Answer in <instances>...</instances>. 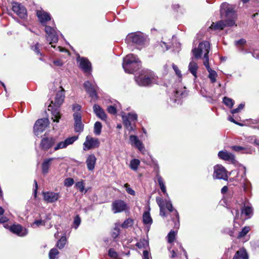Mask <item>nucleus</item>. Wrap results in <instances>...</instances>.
I'll use <instances>...</instances> for the list:
<instances>
[{
  "label": "nucleus",
  "instance_id": "nucleus-58",
  "mask_svg": "<svg viewBox=\"0 0 259 259\" xmlns=\"http://www.w3.org/2000/svg\"><path fill=\"white\" fill-rule=\"evenodd\" d=\"M232 149L235 151L239 152L244 149V148L239 146H232Z\"/></svg>",
  "mask_w": 259,
  "mask_h": 259
},
{
  "label": "nucleus",
  "instance_id": "nucleus-9",
  "mask_svg": "<svg viewBox=\"0 0 259 259\" xmlns=\"http://www.w3.org/2000/svg\"><path fill=\"white\" fill-rule=\"evenodd\" d=\"M137 117V114L135 113H128L127 115H122L123 123L129 131H134V128L132 125V122L136 121Z\"/></svg>",
  "mask_w": 259,
  "mask_h": 259
},
{
  "label": "nucleus",
  "instance_id": "nucleus-42",
  "mask_svg": "<svg viewBox=\"0 0 259 259\" xmlns=\"http://www.w3.org/2000/svg\"><path fill=\"white\" fill-rule=\"evenodd\" d=\"M136 246L139 248H146L148 246V241L145 239H141L136 243Z\"/></svg>",
  "mask_w": 259,
  "mask_h": 259
},
{
  "label": "nucleus",
  "instance_id": "nucleus-50",
  "mask_svg": "<svg viewBox=\"0 0 259 259\" xmlns=\"http://www.w3.org/2000/svg\"><path fill=\"white\" fill-rule=\"evenodd\" d=\"M244 106H245L244 104L241 103L239 105V106H238L237 108H235V109L232 110H231V113L232 114H235V113H238L239 112H240L244 108Z\"/></svg>",
  "mask_w": 259,
  "mask_h": 259
},
{
  "label": "nucleus",
  "instance_id": "nucleus-43",
  "mask_svg": "<svg viewBox=\"0 0 259 259\" xmlns=\"http://www.w3.org/2000/svg\"><path fill=\"white\" fill-rule=\"evenodd\" d=\"M81 223V219L79 215H76L73 220V228L75 229H77Z\"/></svg>",
  "mask_w": 259,
  "mask_h": 259
},
{
  "label": "nucleus",
  "instance_id": "nucleus-36",
  "mask_svg": "<svg viewBox=\"0 0 259 259\" xmlns=\"http://www.w3.org/2000/svg\"><path fill=\"white\" fill-rule=\"evenodd\" d=\"M102 125L99 121H96L94 124V132L95 135H99L101 133Z\"/></svg>",
  "mask_w": 259,
  "mask_h": 259
},
{
  "label": "nucleus",
  "instance_id": "nucleus-24",
  "mask_svg": "<svg viewBox=\"0 0 259 259\" xmlns=\"http://www.w3.org/2000/svg\"><path fill=\"white\" fill-rule=\"evenodd\" d=\"M97 158L94 154H90L88 156L86 159V164L89 170L93 171L95 166Z\"/></svg>",
  "mask_w": 259,
  "mask_h": 259
},
{
  "label": "nucleus",
  "instance_id": "nucleus-51",
  "mask_svg": "<svg viewBox=\"0 0 259 259\" xmlns=\"http://www.w3.org/2000/svg\"><path fill=\"white\" fill-rule=\"evenodd\" d=\"M74 183V180L72 178H67L64 181V185L67 187L71 186Z\"/></svg>",
  "mask_w": 259,
  "mask_h": 259
},
{
  "label": "nucleus",
  "instance_id": "nucleus-54",
  "mask_svg": "<svg viewBox=\"0 0 259 259\" xmlns=\"http://www.w3.org/2000/svg\"><path fill=\"white\" fill-rule=\"evenodd\" d=\"M142 258L143 259H151V254L148 250H145L143 251Z\"/></svg>",
  "mask_w": 259,
  "mask_h": 259
},
{
  "label": "nucleus",
  "instance_id": "nucleus-32",
  "mask_svg": "<svg viewBox=\"0 0 259 259\" xmlns=\"http://www.w3.org/2000/svg\"><path fill=\"white\" fill-rule=\"evenodd\" d=\"M143 222L145 225H151L152 223V219L148 211H145L143 215Z\"/></svg>",
  "mask_w": 259,
  "mask_h": 259
},
{
  "label": "nucleus",
  "instance_id": "nucleus-38",
  "mask_svg": "<svg viewBox=\"0 0 259 259\" xmlns=\"http://www.w3.org/2000/svg\"><path fill=\"white\" fill-rule=\"evenodd\" d=\"M59 251L56 248H52L49 252V256L50 259H57Z\"/></svg>",
  "mask_w": 259,
  "mask_h": 259
},
{
  "label": "nucleus",
  "instance_id": "nucleus-19",
  "mask_svg": "<svg viewBox=\"0 0 259 259\" xmlns=\"http://www.w3.org/2000/svg\"><path fill=\"white\" fill-rule=\"evenodd\" d=\"M188 95V92L185 87L178 89L175 91L174 98H171L170 100L176 103L178 102V104L180 103V99L185 97Z\"/></svg>",
  "mask_w": 259,
  "mask_h": 259
},
{
  "label": "nucleus",
  "instance_id": "nucleus-26",
  "mask_svg": "<svg viewBox=\"0 0 259 259\" xmlns=\"http://www.w3.org/2000/svg\"><path fill=\"white\" fill-rule=\"evenodd\" d=\"M180 251L183 252L182 253L178 252V251H175L172 250L171 251V259H181L182 257V256L185 258V259H187V252L186 250L182 247L181 245H180Z\"/></svg>",
  "mask_w": 259,
  "mask_h": 259
},
{
  "label": "nucleus",
  "instance_id": "nucleus-2",
  "mask_svg": "<svg viewBox=\"0 0 259 259\" xmlns=\"http://www.w3.org/2000/svg\"><path fill=\"white\" fill-rule=\"evenodd\" d=\"M58 137H50L43 138L40 143V147L44 151H48L54 146V151L66 148L68 146L72 144L77 139V136H72L65 139L64 141H58Z\"/></svg>",
  "mask_w": 259,
  "mask_h": 259
},
{
  "label": "nucleus",
  "instance_id": "nucleus-12",
  "mask_svg": "<svg viewBox=\"0 0 259 259\" xmlns=\"http://www.w3.org/2000/svg\"><path fill=\"white\" fill-rule=\"evenodd\" d=\"M213 177L215 179L228 180L227 171L225 168L221 165H217L214 166Z\"/></svg>",
  "mask_w": 259,
  "mask_h": 259
},
{
  "label": "nucleus",
  "instance_id": "nucleus-10",
  "mask_svg": "<svg viewBox=\"0 0 259 259\" xmlns=\"http://www.w3.org/2000/svg\"><path fill=\"white\" fill-rule=\"evenodd\" d=\"M12 10L21 19H25L27 18V10L25 7L21 4L17 2L13 3Z\"/></svg>",
  "mask_w": 259,
  "mask_h": 259
},
{
  "label": "nucleus",
  "instance_id": "nucleus-39",
  "mask_svg": "<svg viewBox=\"0 0 259 259\" xmlns=\"http://www.w3.org/2000/svg\"><path fill=\"white\" fill-rule=\"evenodd\" d=\"M67 240L65 236H62L59 240L58 241L57 243V246L60 249H62L66 243Z\"/></svg>",
  "mask_w": 259,
  "mask_h": 259
},
{
  "label": "nucleus",
  "instance_id": "nucleus-48",
  "mask_svg": "<svg viewBox=\"0 0 259 259\" xmlns=\"http://www.w3.org/2000/svg\"><path fill=\"white\" fill-rule=\"evenodd\" d=\"M108 255L110 257L117 258L118 257L117 253L113 248H110L108 251Z\"/></svg>",
  "mask_w": 259,
  "mask_h": 259
},
{
  "label": "nucleus",
  "instance_id": "nucleus-57",
  "mask_svg": "<svg viewBox=\"0 0 259 259\" xmlns=\"http://www.w3.org/2000/svg\"><path fill=\"white\" fill-rule=\"evenodd\" d=\"M246 43L245 39L241 38L238 40L235 41V44L236 46L243 45Z\"/></svg>",
  "mask_w": 259,
  "mask_h": 259
},
{
  "label": "nucleus",
  "instance_id": "nucleus-61",
  "mask_svg": "<svg viewBox=\"0 0 259 259\" xmlns=\"http://www.w3.org/2000/svg\"><path fill=\"white\" fill-rule=\"evenodd\" d=\"M8 221L9 219L5 216H2L0 218V223H4L7 222Z\"/></svg>",
  "mask_w": 259,
  "mask_h": 259
},
{
  "label": "nucleus",
  "instance_id": "nucleus-28",
  "mask_svg": "<svg viewBox=\"0 0 259 259\" xmlns=\"http://www.w3.org/2000/svg\"><path fill=\"white\" fill-rule=\"evenodd\" d=\"M156 202L160 208V215L162 217H165V203L164 200L160 197H156Z\"/></svg>",
  "mask_w": 259,
  "mask_h": 259
},
{
  "label": "nucleus",
  "instance_id": "nucleus-64",
  "mask_svg": "<svg viewBox=\"0 0 259 259\" xmlns=\"http://www.w3.org/2000/svg\"><path fill=\"white\" fill-rule=\"evenodd\" d=\"M253 57L256 59H259V53L257 52H253L251 53Z\"/></svg>",
  "mask_w": 259,
  "mask_h": 259
},
{
  "label": "nucleus",
  "instance_id": "nucleus-29",
  "mask_svg": "<svg viewBox=\"0 0 259 259\" xmlns=\"http://www.w3.org/2000/svg\"><path fill=\"white\" fill-rule=\"evenodd\" d=\"M248 256L246 251L244 249L238 250L235 254L233 259H248Z\"/></svg>",
  "mask_w": 259,
  "mask_h": 259
},
{
  "label": "nucleus",
  "instance_id": "nucleus-20",
  "mask_svg": "<svg viewBox=\"0 0 259 259\" xmlns=\"http://www.w3.org/2000/svg\"><path fill=\"white\" fill-rule=\"evenodd\" d=\"M129 140L131 145L137 148L141 152H143L145 150L143 143L138 139L137 136L131 135L129 137Z\"/></svg>",
  "mask_w": 259,
  "mask_h": 259
},
{
  "label": "nucleus",
  "instance_id": "nucleus-18",
  "mask_svg": "<svg viewBox=\"0 0 259 259\" xmlns=\"http://www.w3.org/2000/svg\"><path fill=\"white\" fill-rule=\"evenodd\" d=\"M10 231L20 237L25 236L28 233V230L19 224L13 225L9 228Z\"/></svg>",
  "mask_w": 259,
  "mask_h": 259
},
{
  "label": "nucleus",
  "instance_id": "nucleus-14",
  "mask_svg": "<svg viewBox=\"0 0 259 259\" xmlns=\"http://www.w3.org/2000/svg\"><path fill=\"white\" fill-rule=\"evenodd\" d=\"M42 196L44 201L47 203L55 202L61 197L60 193L51 191L43 192Z\"/></svg>",
  "mask_w": 259,
  "mask_h": 259
},
{
  "label": "nucleus",
  "instance_id": "nucleus-45",
  "mask_svg": "<svg viewBox=\"0 0 259 259\" xmlns=\"http://www.w3.org/2000/svg\"><path fill=\"white\" fill-rule=\"evenodd\" d=\"M250 227L248 226L244 227L241 230V231L238 234V238H241L245 236L247 233L250 231Z\"/></svg>",
  "mask_w": 259,
  "mask_h": 259
},
{
  "label": "nucleus",
  "instance_id": "nucleus-49",
  "mask_svg": "<svg viewBox=\"0 0 259 259\" xmlns=\"http://www.w3.org/2000/svg\"><path fill=\"white\" fill-rule=\"evenodd\" d=\"M74 122L81 121V115L80 113L76 112L73 114Z\"/></svg>",
  "mask_w": 259,
  "mask_h": 259
},
{
  "label": "nucleus",
  "instance_id": "nucleus-63",
  "mask_svg": "<svg viewBox=\"0 0 259 259\" xmlns=\"http://www.w3.org/2000/svg\"><path fill=\"white\" fill-rule=\"evenodd\" d=\"M251 140H253V143L259 147V139H256L255 138L252 137L251 138Z\"/></svg>",
  "mask_w": 259,
  "mask_h": 259
},
{
  "label": "nucleus",
  "instance_id": "nucleus-55",
  "mask_svg": "<svg viewBox=\"0 0 259 259\" xmlns=\"http://www.w3.org/2000/svg\"><path fill=\"white\" fill-rule=\"evenodd\" d=\"M39 44L38 43L36 44V45L32 47L31 49L33 50L36 54L37 55H40L41 56V54L40 53L39 51Z\"/></svg>",
  "mask_w": 259,
  "mask_h": 259
},
{
  "label": "nucleus",
  "instance_id": "nucleus-1",
  "mask_svg": "<svg viewBox=\"0 0 259 259\" xmlns=\"http://www.w3.org/2000/svg\"><path fill=\"white\" fill-rule=\"evenodd\" d=\"M221 16L224 20L213 22L210 28L214 30H222L227 26L235 25L236 13L233 8L228 7L226 3L222 4L221 9Z\"/></svg>",
  "mask_w": 259,
  "mask_h": 259
},
{
  "label": "nucleus",
  "instance_id": "nucleus-25",
  "mask_svg": "<svg viewBox=\"0 0 259 259\" xmlns=\"http://www.w3.org/2000/svg\"><path fill=\"white\" fill-rule=\"evenodd\" d=\"M57 159L56 158L51 157L45 159L42 163L41 169L43 174H47L49 172L53 160Z\"/></svg>",
  "mask_w": 259,
  "mask_h": 259
},
{
  "label": "nucleus",
  "instance_id": "nucleus-21",
  "mask_svg": "<svg viewBox=\"0 0 259 259\" xmlns=\"http://www.w3.org/2000/svg\"><path fill=\"white\" fill-rule=\"evenodd\" d=\"M218 156L220 159L227 161L231 162L233 163L235 162L234 155L227 151H220L218 153Z\"/></svg>",
  "mask_w": 259,
  "mask_h": 259
},
{
  "label": "nucleus",
  "instance_id": "nucleus-5",
  "mask_svg": "<svg viewBox=\"0 0 259 259\" xmlns=\"http://www.w3.org/2000/svg\"><path fill=\"white\" fill-rule=\"evenodd\" d=\"M135 81L140 86L146 87L158 83V77L151 70H142L138 76L135 77Z\"/></svg>",
  "mask_w": 259,
  "mask_h": 259
},
{
  "label": "nucleus",
  "instance_id": "nucleus-22",
  "mask_svg": "<svg viewBox=\"0 0 259 259\" xmlns=\"http://www.w3.org/2000/svg\"><path fill=\"white\" fill-rule=\"evenodd\" d=\"M79 62V67L84 72H88L91 69V63L89 60L84 58H80L78 59Z\"/></svg>",
  "mask_w": 259,
  "mask_h": 259
},
{
  "label": "nucleus",
  "instance_id": "nucleus-47",
  "mask_svg": "<svg viewBox=\"0 0 259 259\" xmlns=\"http://www.w3.org/2000/svg\"><path fill=\"white\" fill-rule=\"evenodd\" d=\"M75 186L80 192H82L84 190V184L83 181L78 182L75 184Z\"/></svg>",
  "mask_w": 259,
  "mask_h": 259
},
{
  "label": "nucleus",
  "instance_id": "nucleus-23",
  "mask_svg": "<svg viewBox=\"0 0 259 259\" xmlns=\"http://www.w3.org/2000/svg\"><path fill=\"white\" fill-rule=\"evenodd\" d=\"M93 111L96 116L102 120H106L107 115L104 110L98 104L93 106Z\"/></svg>",
  "mask_w": 259,
  "mask_h": 259
},
{
  "label": "nucleus",
  "instance_id": "nucleus-17",
  "mask_svg": "<svg viewBox=\"0 0 259 259\" xmlns=\"http://www.w3.org/2000/svg\"><path fill=\"white\" fill-rule=\"evenodd\" d=\"M83 86L86 92L90 95V96L92 99H97V94L96 93V89L97 88V86L94 82L92 83L89 81H86L84 83Z\"/></svg>",
  "mask_w": 259,
  "mask_h": 259
},
{
  "label": "nucleus",
  "instance_id": "nucleus-8",
  "mask_svg": "<svg viewBox=\"0 0 259 259\" xmlns=\"http://www.w3.org/2000/svg\"><path fill=\"white\" fill-rule=\"evenodd\" d=\"M210 48L209 42L207 41H203L199 43L198 48L193 49L192 52L196 59L200 58L203 54L204 63L209 62L208 54L209 52Z\"/></svg>",
  "mask_w": 259,
  "mask_h": 259
},
{
  "label": "nucleus",
  "instance_id": "nucleus-6",
  "mask_svg": "<svg viewBox=\"0 0 259 259\" xmlns=\"http://www.w3.org/2000/svg\"><path fill=\"white\" fill-rule=\"evenodd\" d=\"M141 62L137 56L131 54L126 55L123 59L122 67L125 72L133 73L140 67Z\"/></svg>",
  "mask_w": 259,
  "mask_h": 259
},
{
  "label": "nucleus",
  "instance_id": "nucleus-44",
  "mask_svg": "<svg viewBox=\"0 0 259 259\" xmlns=\"http://www.w3.org/2000/svg\"><path fill=\"white\" fill-rule=\"evenodd\" d=\"M83 130V124L82 121L74 122V131L76 132H81Z\"/></svg>",
  "mask_w": 259,
  "mask_h": 259
},
{
  "label": "nucleus",
  "instance_id": "nucleus-62",
  "mask_svg": "<svg viewBox=\"0 0 259 259\" xmlns=\"http://www.w3.org/2000/svg\"><path fill=\"white\" fill-rule=\"evenodd\" d=\"M154 170L156 171V175L157 174H159V167L158 163H155L154 166Z\"/></svg>",
  "mask_w": 259,
  "mask_h": 259
},
{
  "label": "nucleus",
  "instance_id": "nucleus-46",
  "mask_svg": "<svg viewBox=\"0 0 259 259\" xmlns=\"http://www.w3.org/2000/svg\"><path fill=\"white\" fill-rule=\"evenodd\" d=\"M45 220H42L41 219H40L34 221L33 223L31 224V227H34L35 226H36V227H39L41 225L45 226Z\"/></svg>",
  "mask_w": 259,
  "mask_h": 259
},
{
  "label": "nucleus",
  "instance_id": "nucleus-40",
  "mask_svg": "<svg viewBox=\"0 0 259 259\" xmlns=\"http://www.w3.org/2000/svg\"><path fill=\"white\" fill-rule=\"evenodd\" d=\"M176 234H177L176 231L171 230L169 232V233L168 234L167 236V241H168V243H171L174 241L175 238H176Z\"/></svg>",
  "mask_w": 259,
  "mask_h": 259
},
{
  "label": "nucleus",
  "instance_id": "nucleus-13",
  "mask_svg": "<svg viewBox=\"0 0 259 259\" xmlns=\"http://www.w3.org/2000/svg\"><path fill=\"white\" fill-rule=\"evenodd\" d=\"M127 209V205L125 202L121 200H116L112 203L111 209L114 213L125 211Z\"/></svg>",
  "mask_w": 259,
  "mask_h": 259
},
{
  "label": "nucleus",
  "instance_id": "nucleus-33",
  "mask_svg": "<svg viewBox=\"0 0 259 259\" xmlns=\"http://www.w3.org/2000/svg\"><path fill=\"white\" fill-rule=\"evenodd\" d=\"M140 164V161L138 159H132L130 163V167L134 171H137Z\"/></svg>",
  "mask_w": 259,
  "mask_h": 259
},
{
  "label": "nucleus",
  "instance_id": "nucleus-37",
  "mask_svg": "<svg viewBox=\"0 0 259 259\" xmlns=\"http://www.w3.org/2000/svg\"><path fill=\"white\" fill-rule=\"evenodd\" d=\"M134 220L132 219L128 218L124 220L123 223L121 225L122 228H127L133 226Z\"/></svg>",
  "mask_w": 259,
  "mask_h": 259
},
{
  "label": "nucleus",
  "instance_id": "nucleus-59",
  "mask_svg": "<svg viewBox=\"0 0 259 259\" xmlns=\"http://www.w3.org/2000/svg\"><path fill=\"white\" fill-rule=\"evenodd\" d=\"M53 64L56 66H62L63 65V62L60 60H54L53 62Z\"/></svg>",
  "mask_w": 259,
  "mask_h": 259
},
{
  "label": "nucleus",
  "instance_id": "nucleus-52",
  "mask_svg": "<svg viewBox=\"0 0 259 259\" xmlns=\"http://www.w3.org/2000/svg\"><path fill=\"white\" fill-rule=\"evenodd\" d=\"M107 110L108 113L112 114H115L117 112L116 108L112 105L108 106Z\"/></svg>",
  "mask_w": 259,
  "mask_h": 259
},
{
  "label": "nucleus",
  "instance_id": "nucleus-3",
  "mask_svg": "<svg viewBox=\"0 0 259 259\" xmlns=\"http://www.w3.org/2000/svg\"><path fill=\"white\" fill-rule=\"evenodd\" d=\"M36 15L38 18L40 22L45 26V32L47 34V40L49 41L50 44L56 43L58 41V34L56 30L55 27H52L46 25V23L51 19L49 13L44 11H37Z\"/></svg>",
  "mask_w": 259,
  "mask_h": 259
},
{
  "label": "nucleus",
  "instance_id": "nucleus-60",
  "mask_svg": "<svg viewBox=\"0 0 259 259\" xmlns=\"http://www.w3.org/2000/svg\"><path fill=\"white\" fill-rule=\"evenodd\" d=\"M81 109V106L78 104H74L72 106V110L74 111H79Z\"/></svg>",
  "mask_w": 259,
  "mask_h": 259
},
{
  "label": "nucleus",
  "instance_id": "nucleus-11",
  "mask_svg": "<svg viewBox=\"0 0 259 259\" xmlns=\"http://www.w3.org/2000/svg\"><path fill=\"white\" fill-rule=\"evenodd\" d=\"M49 120L47 118H44L38 119L34 125V132L36 135L42 133L45 130L46 127L49 124Z\"/></svg>",
  "mask_w": 259,
  "mask_h": 259
},
{
  "label": "nucleus",
  "instance_id": "nucleus-16",
  "mask_svg": "<svg viewBox=\"0 0 259 259\" xmlns=\"http://www.w3.org/2000/svg\"><path fill=\"white\" fill-rule=\"evenodd\" d=\"M164 201L165 205L166 206V208L169 212H172L173 214L175 215L176 221H175L174 218H172V221L174 222L175 224V228L178 229L180 226V222H179V215L178 211L176 209H174L172 204L171 201L169 200H165Z\"/></svg>",
  "mask_w": 259,
  "mask_h": 259
},
{
  "label": "nucleus",
  "instance_id": "nucleus-30",
  "mask_svg": "<svg viewBox=\"0 0 259 259\" xmlns=\"http://www.w3.org/2000/svg\"><path fill=\"white\" fill-rule=\"evenodd\" d=\"M198 67L197 64L192 60L188 66L189 71L192 74V75L196 78L197 77V72Z\"/></svg>",
  "mask_w": 259,
  "mask_h": 259
},
{
  "label": "nucleus",
  "instance_id": "nucleus-7",
  "mask_svg": "<svg viewBox=\"0 0 259 259\" xmlns=\"http://www.w3.org/2000/svg\"><path fill=\"white\" fill-rule=\"evenodd\" d=\"M146 39V37L143 33L136 32L128 34L125 41L127 44L133 45L137 49L141 50L145 47Z\"/></svg>",
  "mask_w": 259,
  "mask_h": 259
},
{
  "label": "nucleus",
  "instance_id": "nucleus-41",
  "mask_svg": "<svg viewBox=\"0 0 259 259\" xmlns=\"http://www.w3.org/2000/svg\"><path fill=\"white\" fill-rule=\"evenodd\" d=\"M223 103L230 108H232L234 102L232 99L225 97L223 98Z\"/></svg>",
  "mask_w": 259,
  "mask_h": 259
},
{
  "label": "nucleus",
  "instance_id": "nucleus-31",
  "mask_svg": "<svg viewBox=\"0 0 259 259\" xmlns=\"http://www.w3.org/2000/svg\"><path fill=\"white\" fill-rule=\"evenodd\" d=\"M156 178L157 179V182L159 184V186L160 188L161 191L167 196L168 194L166 192V187L165 186L164 182L162 178L158 174H157V175H156Z\"/></svg>",
  "mask_w": 259,
  "mask_h": 259
},
{
  "label": "nucleus",
  "instance_id": "nucleus-56",
  "mask_svg": "<svg viewBox=\"0 0 259 259\" xmlns=\"http://www.w3.org/2000/svg\"><path fill=\"white\" fill-rule=\"evenodd\" d=\"M172 66L176 74L179 77L181 76V71L179 69L178 67L174 64L172 65Z\"/></svg>",
  "mask_w": 259,
  "mask_h": 259
},
{
  "label": "nucleus",
  "instance_id": "nucleus-53",
  "mask_svg": "<svg viewBox=\"0 0 259 259\" xmlns=\"http://www.w3.org/2000/svg\"><path fill=\"white\" fill-rule=\"evenodd\" d=\"M124 187L126 188V192L132 195H135V192L134 190H133L131 188L129 187V185L128 184H124Z\"/></svg>",
  "mask_w": 259,
  "mask_h": 259
},
{
  "label": "nucleus",
  "instance_id": "nucleus-4",
  "mask_svg": "<svg viewBox=\"0 0 259 259\" xmlns=\"http://www.w3.org/2000/svg\"><path fill=\"white\" fill-rule=\"evenodd\" d=\"M65 98L64 90L62 89L56 95L54 101H52L48 106V110L51 111L52 119L54 122H58L61 118L60 106L63 103Z\"/></svg>",
  "mask_w": 259,
  "mask_h": 259
},
{
  "label": "nucleus",
  "instance_id": "nucleus-15",
  "mask_svg": "<svg viewBox=\"0 0 259 259\" xmlns=\"http://www.w3.org/2000/svg\"><path fill=\"white\" fill-rule=\"evenodd\" d=\"M100 142L97 138H94L90 136L86 137L85 141L84 142L83 150H88L99 146Z\"/></svg>",
  "mask_w": 259,
  "mask_h": 259
},
{
  "label": "nucleus",
  "instance_id": "nucleus-27",
  "mask_svg": "<svg viewBox=\"0 0 259 259\" xmlns=\"http://www.w3.org/2000/svg\"><path fill=\"white\" fill-rule=\"evenodd\" d=\"M204 65L206 68L207 71L209 73L208 78L210 79L212 83H214L216 81V78L218 76L217 73L215 71L212 70L209 66V62L204 63Z\"/></svg>",
  "mask_w": 259,
  "mask_h": 259
},
{
  "label": "nucleus",
  "instance_id": "nucleus-35",
  "mask_svg": "<svg viewBox=\"0 0 259 259\" xmlns=\"http://www.w3.org/2000/svg\"><path fill=\"white\" fill-rule=\"evenodd\" d=\"M252 208L250 206H244L241 210L242 213H244L248 218H250L252 213Z\"/></svg>",
  "mask_w": 259,
  "mask_h": 259
},
{
  "label": "nucleus",
  "instance_id": "nucleus-34",
  "mask_svg": "<svg viewBox=\"0 0 259 259\" xmlns=\"http://www.w3.org/2000/svg\"><path fill=\"white\" fill-rule=\"evenodd\" d=\"M245 175V174L244 172L243 175L241 176L242 181L240 183L241 184H242V187L244 191H247L249 189L250 183L246 180Z\"/></svg>",
  "mask_w": 259,
  "mask_h": 259
}]
</instances>
